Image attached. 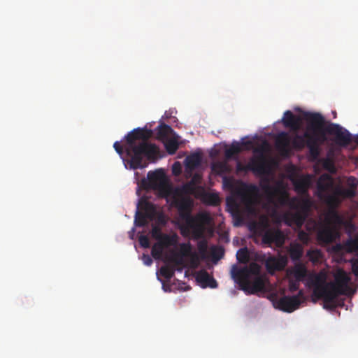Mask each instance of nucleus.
Segmentation results:
<instances>
[{
  "instance_id": "1",
  "label": "nucleus",
  "mask_w": 358,
  "mask_h": 358,
  "mask_svg": "<svg viewBox=\"0 0 358 358\" xmlns=\"http://www.w3.org/2000/svg\"><path fill=\"white\" fill-rule=\"evenodd\" d=\"M303 117L306 122V131L303 135L296 134L292 143L297 150H302L306 146L312 159L319 157L320 146L327 139V134L334 136L335 143L340 146L345 147L352 142V135L346 129L326 121L321 113L304 112Z\"/></svg>"
},
{
  "instance_id": "2",
  "label": "nucleus",
  "mask_w": 358,
  "mask_h": 358,
  "mask_svg": "<svg viewBox=\"0 0 358 358\" xmlns=\"http://www.w3.org/2000/svg\"><path fill=\"white\" fill-rule=\"evenodd\" d=\"M234 280L239 285L241 289L250 294L266 290V277L260 275V266L251 263L249 266L239 268L234 265L231 270Z\"/></svg>"
},
{
  "instance_id": "3",
  "label": "nucleus",
  "mask_w": 358,
  "mask_h": 358,
  "mask_svg": "<svg viewBox=\"0 0 358 358\" xmlns=\"http://www.w3.org/2000/svg\"><path fill=\"white\" fill-rule=\"evenodd\" d=\"M178 208L180 217L187 226L192 229L194 236L200 238L204 231L205 226L210 224L211 217L207 213H199L196 216L191 215L192 202L189 199L181 198L174 202Z\"/></svg>"
},
{
  "instance_id": "4",
  "label": "nucleus",
  "mask_w": 358,
  "mask_h": 358,
  "mask_svg": "<svg viewBox=\"0 0 358 358\" xmlns=\"http://www.w3.org/2000/svg\"><path fill=\"white\" fill-rule=\"evenodd\" d=\"M317 196L323 200L329 206V209H336L340 204L339 196H353L352 190H344L339 187H334L332 177L324 173L319 178L317 182Z\"/></svg>"
},
{
  "instance_id": "5",
  "label": "nucleus",
  "mask_w": 358,
  "mask_h": 358,
  "mask_svg": "<svg viewBox=\"0 0 358 358\" xmlns=\"http://www.w3.org/2000/svg\"><path fill=\"white\" fill-rule=\"evenodd\" d=\"M334 281L325 282L320 276L316 275L312 282L313 285H317L336 296L341 295L351 296L356 292V289L350 285V277L344 270L338 269L334 274Z\"/></svg>"
},
{
  "instance_id": "6",
  "label": "nucleus",
  "mask_w": 358,
  "mask_h": 358,
  "mask_svg": "<svg viewBox=\"0 0 358 358\" xmlns=\"http://www.w3.org/2000/svg\"><path fill=\"white\" fill-rule=\"evenodd\" d=\"M310 208L311 201L308 198L300 199L292 197L291 209L294 210L295 212H288L285 215L286 224L289 226L294 224L298 229H301L308 215Z\"/></svg>"
},
{
  "instance_id": "7",
  "label": "nucleus",
  "mask_w": 358,
  "mask_h": 358,
  "mask_svg": "<svg viewBox=\"0 0 358 358\" xmlns=\"http://www.w3.org/2000/svg\"><path fill=\"white\" fill-rule=\"evenodd\" d=\"M255 155L252 157L246 165L237 162L236 171L248 172L252 171L257 175H265L268 173L271 166L268 160L264 155L263 147L257 148L254 150Z\"/></svg>"
},
{
  "instance_id": "8",
  "label": "nucleus",
  "mask_w": 358,
  "mask_h": 358,
  "mask_svg": "<svg viewBox=\"0 0 358 358\" xmlns=\"http://www.w3.org/2000/svg\"><path fill=\"white\" fill-rule=\"evenodd\" d=\"M303 297V290H299L297 295L281 297L276 302V307L282 311L292 313L299 308L300 304L302 303L301 299Z\"/></svg>"
},
{
  "instance_id": "9",
  "label": "nucleus",
  "mask_w": 358,
  "mask_h": 358,
  "mask_svg": "<svg viewBox=\"0 0 358 358\" xmlns=\"http://www.w3.org/2000/svg\"><path fill=\"white\" fill-rule=\"evenodd\" d=\"M332 250L338 255L345 253H358V233L353 236L349 237L341 243H336L332 247Z\"/></svg>"
},
{
  "instance_id": "10",
  "label": "nucleus",
  "mask_w": 358,
  "mask_h": 358,
  "mask_svg": "<svg viewBox=\"0 0 358 358\" xmlns=\"http://www.w3.org/2000/svg\"><path fill=\"white\" fill-rule=\"evenodd\" d=\"M313 285L315 286L313 293L317 297L323 300V308L330 310H334L337 307L336 299L338 296L317 285Z\"/></svg>"
},
{
  "instance_id": "11",
  "label": "nucleus",
  "mask_w": 358,
  "mask_h": 358,
  "mask_svg": "<svg viewBox=\"0 0 358 358\" xmlns=\"http://www.w3.org/2000/svg\"><path fill=\"white\" fill-rule=\"evenodd\" d=\"M262 241L267 245L275 244L276 247H282L285 241L284 233L279 229H269L262 236Z\"/></svg>"
},
{
  "instance_id": "12",
  "label": "nucleus",
  "mask_w": 358,
  "mask_h": 358,
  "mask_svg": "<svg viewBox=\"0 0 358 358\" xmlns=\"http://www.w3.org/2000/svg\"><path fill=\"white\" fill-rule=\"evenodd\" d=\"M179 237L176 233L171 234L161 233L158 228V260L161 258L162 249L171 246H176Z\"/></svg>"
},
{
  "instance_id": "13",
  "label": "nucleus",
  "mask_w": 358,
  "mask_h": 358,
  "mask_svg": "<svg viewBox=\"0 0 358 358\" xmlns=\"http://www.w3.org/2000/svg\"><path fill=\"white\" fill-rule=\"evenodd\" d=\"M287 264V258L284 256L278 257L271 256L265 262V266L270 274H273L277 271H282Z\"/></svg>"
},
{
  "instance_id": "14",
  "label": "nucleus",
  "mask_w": 358,
  "mask_h": 358,
  "mask_svg": "<svg viewBox=\"0 0 358 358\" xmlns=\"http://www.w3.org/2000/svg\"><path fill=\"white\" fill-rule=\"evenodd\" d=\"M339 237V233L330 227H324L317 232V239L326 244L333 243Z\"/></svg>"
},
{
  "instance_id": "15",
  "label": "nucleus",
  "mask_w": 358,
  "mask_h": 358,
  "mask_svg": "<svg viewBox=\"0 0 358 358\" xmlns=\"http://www.w3.org/2000/svg\"><path fill=\"white\" fill-rule=\"evenodd\" d=\"M311 185V177L310 175H305L293 180L294 190L299 194L307 195L308 190Z\"/></svg>"
},
{
  "instance_id": "16",
  "label": "nucleus",
  "mask_w": 358,
  "mask_h": 358,
  "mask_svg": "<svg viewBox=\"0 0 358 358\" xmlns=\"http://www.w3.org/2000/svg\"><path fill=\"white\" fill-rule=\"evenodd\" d=\"M195 278L196 280L201 284L203 288H216L217 287V281L204 269L196 272Z\"/></svg>"
},
{
  "instance_id": "17",
  "label": "nucleus",
  "mask_w": 358,
  "mask_h": 358,
  "mask_svg": "<svg viewBox=\"0 0 358 358\" xmlns=\"http://www.w3.org/2000/svg\"><path fill=\"white\" fill-rule=\"evenodd\" d=\"M267 189L271 190L269 192L270 196L275 197L279 205L288 206L291 208L292 198L289 196L288 193L285 190H280L278 189H271L270 187H268Z\"/></svg>"
},
{
  "instance_id": "18",
  "label": "nucleus",
  "mask_w": 358,
  "mask_h": 358,
  "mask_svg": "<svg viewBox=\"0 0 358 358\" xmlns=\"http://www.w3.org/2000/svg\"><path fill=\"white\" fill-rule=\"evenodd\" d=\"M282 122L286 127H289L294 131H298L300 128L301 119L290 110L285 112Z\"/></svg>"
},
{
  "instance_id": "19",
  "label": "nucleus",
  "mask_w": 358,
  "mask_h": 358,
  "mask_svg": "<svg viewBox=\"0 0 358 358\" xmlns=\"http://www.w3.org/2000/svg\"><path fill=\"white\" fill-rule=\"evenodd\" d=\"M275 144L277 148L283 153L289 151L290 138L289 134L285 131L280 132L275 138Z\"/></svg>"
},
{
  "instance_id": "20",
  "label": "nucleus",
  "mask_w": 358,
  "mask_h": 358,
  "mask_svg": "<svg viewBox=\"0 0 358 358\" xmlns=\"http://www.w3.org/2000/svg\"><path fill=\"white\" fill-rule=\"evenodd\" d=\"M325 221L328 224L335 227L343 224V219L338 214L336 209H329L324 216Z\"/></svg>"
},
{
  "instance_id": "21",
  "label": "nucleus",
  "mask_w": 358,
  "mask_h": 358,
  "mask_svg": "<svg viewBox=\"0 0 358 358\" xmlns=\"http://www.w3.org/2000/svg\"><path fill=\"white\" fill-rule=\"evenodd\" d=\"M164 116L159 120L158 125V141H163L166 138L176 136V133L171 126L166 124L162 122Z\"/></svg>"
},
{
  "instance_id": "22",
  "label": "nucleus",
  "mask_w": 358,
  "mask_h": 358,
  "mask_svg": "<svg viewBox=\"0 0 358 358\" xmlns=\"http://www.w3.org/2000/svg\"><path fill=\"white\" fill-rule=\"evenodd\" d=\"M289 272L294 279L298 281H303L307 275L308 270L303 264L298 262L295 264Z\"/></svg>"
},
{
  "instance_id": "23",
  "label": "nucleus",
  "mask_w": 358,
  "mask_h": 358,
  "mask_svg": "<svg viewBox=\"0 0 358 358\" xmlns=\"http://www.w3.org/2000/svg\"><path fill=\"white\" fill-rule=\"evenodd\" d=\"M178 138L179 136L176 135L162 141L164 145L166 152L169 155H173L178 150L179 148Z\"/></svg>"
},
{
  "instance_id": "24",
  "label": "nucleus",
  "mask_w": 358,
  "mask_h": 358,
  "mask_svg": "<svg viewBox=\"0 0 358 358\" xmlns=\"http://www.w3.org/2000/svg\"><path fill=\"white\" fill-rule=\"evenodd\" d=\"M201 157L199 153H193L187 156L185 159V163L186 169L193 171L196 169L201 164Z\"/></svg>"
},
{
  "instance_id": "25",
  "label": "nucleus",
  "mask_w": 358,
  "mask_h": 358,
  "mask_svg": "<svg viewBox=\"0 0 358 358\" xmlns=\"http://www.w3.org/2000/svg\"><path fill=\"white\" fill-rule=\"evenodd\" d=\"M303 252V247L299 243H292L288 249L289 255L294 262L299 261Z\"/></svg>"
},
{
  "instance_id": "26",
  "label": "nucleus",
  "mask_w": 358,
  "mask_h": 358,
  "mask_svg": "<svg viewBox=\"0 0 358 358\" xmlns=\"http://www.w3.org/2000/svg\"><path fill=\"white\" fill-rule=\"evenodd\" d=\"M242 151V148L238 142H233L231 146L225 150L224 155L227 159L234 158Z\"/></svg>"
},
{
  "instance_id": "27",
  "label": "nucleus",
  "mask_w": 358,
  "mask_h": 358,
  "mask_svg": "<svg viewBox=\"0 0 358 358\" xmlns=\"http://www.w3.org/2000/svg\"><path fill=\"white\" fill-rule=\"evenodd\" d=\"M192 250V247L189 242L181 243L179 245V252L176 256L182 259V257H187L191 254Z\"/></svg>"
},
{
  "instance_id": "28",
  "label": "nucleus",
  "mask_w": 358,
  "mask_h": 358,
  "mask_svg": "<svg viewBox=\"0 0 358 358\" xmlns=\"http://www.w3.org/2000/svg\"><path fill=\"white\" fill-rule=\"evenodd\" d=\"M212 169L218 174L227 173L230 171L229 166L227 162H218L214 163L213 164Z\"/></svg>"
},
{
  "instance_id": "29",
  "label": "nucleus",
  "mask_w": 358,
  "mask_h": 358,
  "mask_svg": "<svg viewBox=\"0 0 358 358\" xmlns=\"http://www.w3.org/2000/svg\"><path fill=\"white\" fill-rule=\"evenodd\" d=\"M237 260L240 263L245 264L249 261V253L246 248H241L236 254Z\"/></svg>"
},
{
  "instance_id": "30",
  "label": "nucleus",
  "mask_w": 358,
  "mask_h": 358,
  "mask_svg": "<svg viewBox=\"0 0 358 358\" xmlns=\"http://www.w3.org/2000/svg\"><path fill=\"white\" fill-rule=\"evenodd\" d=\"M159 273L160 275L167 279L171 278L174 274L173 271L167 266H162L159 270Z\"/></svg>"
},
{
  "instance_id": "31",
  "label": "nucleus",
  "mask_w": 358,
  "mask_h": 358,
  "mask_svg": "<svg viewBox=\"0 0 358 358\" xmlns=\"http://www.w3.org/2000/svg\"><path fill=\"white\" fill-rule=\"evenodd\" d=\"M309 259L313 262H317L321 257V252L319 250H309L307 252Z\"/></svg>"
},
{
  "instance_id": "32",
  "label": "nucleus",
  "mask_w": 358,
  "mask_h": 358,
  "mask_svg": "<svg viewBox=\"0 0 358 358\" xmlns=\"http://www.w3.org/2000/svg\"><path fill=\"white\" fill-rule=\"evenodd\" d=\"M357 257H358V253L357 254ZM352 266V271L356 277H358V258H352L350 261Z\"/></svg>"
},
{
  "instance_id": "33",
  "label": "nucleus",
  "mask_w": 358,
  "mask_h": 358,
  "mask_svg": "<svg viewBox=\"0 0 358 358\" xmlns=\"http://www.w3.org/2000/svg\"><path fill=\"white\" fill-rule=\"evenodd\" d=\"M301 281H298L296 279L290 280L289 281V289L291 292H295L299 289V282Z\"/></svg>"
},
{
  "instance_id": "34",
  "label": "nucleus",
  "mask_w": 358,
  "mask_h": 358,
  "mask_svg": "<svg viewBox=\"0 0 358 358\" xmlns=\"http://www.w3.org/2000/svg\"><path fill=\"white\" fill-rule=\"evenodd\" d=\"M298 238L303 243H308L309 241V234L301 230L298 233Z\"/></svg>"
},
{
  "instance_id": "35",
  "label": "nucleus",
  "mask_w": 358,
  "mask_h": 358,
  "mask_svg": "<svg viewBox=\"0 0 358 358\" xmlns=\"http://www.w3.org/2000/svg\"><path fill=\"white\" fill-rule=\"evenodd\" d=\"M197 248H198L199 252L201 254L204 255L207 250L206 241H200L197 244Z\"/></svg>"
},
{
  "instance_id": "36",
  "label": "nucleus",
  "mask_w": 358,
  "mask_h": 358,
  "mask_svg": "<svg viewBox=\"0 0 358 358\" xmlns=\"http://www.w3.org/2000/svg\"><path fill=\"white\" fill-rule=\"evenodd\" d=\"M187 257L190 258L192 264L197 265L199 264V257L196 252L192 250L191 254Z\"/></svg>"
},
{
  "instance_id": "37",
  "label": "nucleus",
  "mask_w": 358,
  "mask_h": 358,
  "mask_svg": "<svg viewBox=\"0 0 358 358\" xmlns=\"http://www.w3.org/2000/svg\"><path fill=\"white\" fill-rule=\"evenodd\" d=\"M172 172L174 175L178 176L181 173V166L178 162H176L173 164L172 166Z\"/></svg>"
},
{
  "instance_id": "38",
  "label": "nucleus",
  "mask_w": 358,
  "mask_h": 358,
  "mask_svg": "<svg viewBox=\"0 0 358 358\" xmlns=\"http://www.w3.org/2000/svg\"><path fill=\"white\" fill-rule=\"evenodd\" d=\"M227 205L228 206H232L233 207L236 208H238V205L237 203H236V201L234 200H233L232 199H227Z\"/></svg>"
},
{
  "instance_id": "39",
  "label": "nucleus",
  "mask_w": 358,
  "mask_h": 358,
  "mask_svg": "<svg viewBox=\"0 0 358 358\" xmlns=\"http://www.w3.org/2000/svg\"><path fill=\"white\" fill-rule=\"evenodd\" d=\"M163 213L158 209V225L163 222Z\"/></svg>"
},
{
  "instance_id": "40",
  "label": "nucleus",
  "mask_w": 358,
  "mask_h": 358,
  "mask_svg": "<svg viewBox=\"0 0 358 358\" xmlns=\"http://www.w3.org/2000/svg\"><path fill=\"white\" fill-rule=\"evenodd\" d=\"M243 146H245L247 148H249L252 146V142L251 141H248L242 143Z\"/></svg>"
},
{
  "instance_id": "41",
  "label": "nucleus",
  "mask_w": 358,
  "mask_h": 358,
  "mask_svg": "<svg viewBox=\"0 0 358 358\" xmlns=\"http://www.w3.org/2000/svg\"><path fill=\"white\" fill-rule=\"evenodd\" d=\"M163 175H164V169H158V181L163 176Z\"/></svg>"
},
{
  "instance_id": "42",
  "label": "nucleus",
  "mask_w": 358,
  "mask_h": 358,
  "mask_svg": "<svg viewBox=\"0 0 358 358\" xmlns=\"http://www.w3.org/2000/svg\"><path fill=\"white\" fill-rule=\"evenodd\" d=\"M158 159L164 157V154L158 149Z\"/></svg>"
},
{
  "instance_id": "43",
  "label": "nucleus",
  "mask_w": 358,
  "mask_h": 358,
  "mask_svg": "<svg viewBox=\"0 0 358 358\" xmlns=\"http://www.w3.org/2000/svg\"><path fill=\"white\" fill-rule=\"evenodd\" d=\"M159 190H160V185H159V184L158 183V194H157L158 198H159V196H161V194H160V192H159Z\"/></svg>"
},
{
  "instance_id": "44",
  "label": "nucleus",
  "mask_w": 358,
  "mask_h": 358,
  "mask_svg": "<svg viewBox=\"0 0 358 358\" xmlns=\"http://www.w3.org/2000/svg\"><path fill=\"white\" fill-rule=\"evenodd\" d=\"M162 288L164 289V290L165 292H167V289L166 288V286H165L164 282H163V283H162Z\"/></svg>"
},
{
  "instance_id": "45",
  "label": "nucleus",
  "mask_w": 358,
  "mask_h": 358,
  "mask_svg": "<svg viewBox=\"0 0 358 358\" xmlns=\"http://www.w3.org/2000/svg\"><path fill=\"white\" fill-rule=\"evenodd\" d=\"M213 197L215 200H217V196H214V195H213Z\"/></svg>"
},
{
  "instance_id": "46",
  "label": "nucleus",
  "mask_w": 358,
  "mask_h": 358,
  "mask_svg": "<svg viewBox=\"0 0 358 358\" xmlns=\"http://www.w3.org/2000/svg\"><path fill=\"white\" fill-rule=\"evenodd\" d=\"M357 142H358V139H357Z\"/></svg>"
}]
</instances>
